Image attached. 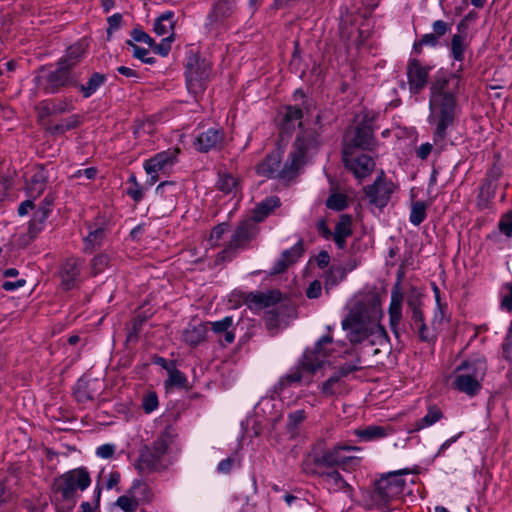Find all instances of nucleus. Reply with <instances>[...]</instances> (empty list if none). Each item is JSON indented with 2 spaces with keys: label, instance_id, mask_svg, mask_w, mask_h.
<instances>
[{
  "label": "nucleus",
  "instance_id": "obj_49",
  "mask_svg": "<svg viewBox=\"0 0 512 512\" xmlns=\"http://www.w3.org/2000/svg\"><path fill=\"white\" fill-rule=\"evenodd\" d=\"M127 44L132 47V52L134 57L140 59L144 63L152 64L154 62V58L149 56V51L145 48H141L131 41H127Z\"/></svg>",
  "mask_w": 512,
  "mask_h": 512
},
{
  "label": "nucleus",
  "instance_id": "obj_47",
  "mask_svg": "<svg viewBox=\"0 0 512 512\" xmlns=\"http://www.w3.org/2000/svg\"><path fill=\"white\" fill-rule=\"evenodd\" d=\"M499 230L507 237H512V210L505 213L499 221Z\"/></svg>",
  "mask_w": 512,
  "mask_h": 512
},
{
  "label": "nucleus",
  "instance_id": "obj_30",
  "mask_svg": "<svg viewBox=\"0 0 512 512\" xmlns=\"http://www.w3.org/2000/svg\"><path fill=\"white\" fill-rule=\"evenodd\" d=\"M88 233L84 236L85 250H93L99 246L105 237V230L101 226H87Z\"/></svg>",
  "mask_w": 512,
  "mask_h": 512
},
{
  "label": "nucleus",
  "instance_id": "obj_7",
  "mask_svg": "<svg viewBox=\"0 0 512 512\" xmlns=\"http://www.w3.org/2000/svg\"><path fill=\"white\" fill-rule=\"evenodd\" d=\"M180 150L178 148L159 152L143 162V168L147 174L146 184L153 186L161 175L168 174L178 161Z\"/></svg>",
  "mask_w": 512,
  "mask_h": 512
},
{
  "label": "nucleus",
  "instance_id": "obj_4",
  "mask_svg": "<svg viewBox=\"0 0 512 512\" xmlns=\"http://www.w3.org/2000/svg\"><path fill=\"white\" fill-rule=\"evenodd\" d=\"M320 144L321 140L317 132L301 131L297 135L288 159L283 165L281 164L282 152L277 149L257 165L256 172L259 176L266 178L290 180L299 173L308 159L317 152Z\"/></svg>",
  "mask_w": 512,
  "mask_h": 512
},
{
  "label": "nucleus",
  "instance_id": "obj_38",
  "mask_svg": "<svg viewBox=\"0 0 512 512\" xmlns=\"http://www.w3.org/2000/svg\"><path fill=\"white\" fill-rule=\"evenodd\" d=\"M83 54L82 44H76L68 48L66 55L59 62H65V66L71 70L80 61Z\"/></svg>",
  "mask_w": 512,
  "mask_h": 512
},
{
  "label": "nucleus",
  "instance_id": "obj_9",
  "mask_svg": "<svg viewBox=\"0 0 512 512\" xmlns=\"http://www.w3.org/2000/svg\"><path fill=\"white\" fill-rule=\"evenodd\" d=\"M408 473V469H401L389 472L387 475L381 477L375 484L377 494L383 500L392 499L401 495L406 484L402 476Z\"/></svg>",
  "mask_w": 512,
  "mask_h": 512
},
{
  "label": "nucleus",
  "instance_id": "obj_12",
  "mask_svg": "<svg viewBox=\"0 0 512 512\" xmlns=\"http://www.w3.org/2000/svg\"><path fill=\"white\" fill-rule=\"evenodd\" d=\"M430 67L421 64L418 60H410L407 65V78L410 92L419 93L428 81Z\"/></svg>",
  "mask_w": 512,
  "mask_h": 512
},
{
  "label": "nucleus",
  "instance_id": "obj_29",
  "mask_svg": "<svg viewBox=\"0 0 512 512\" xmlns=\"http://www.w3.org/2000/svg\"><path fill=\"white\" fill-rule=\"evenodd\" d=\"M352 234L351 220L347 216H343L336 224L333 239L336 245L342 249L345 246L346 238Z\"/></svg>",
  "mask_w": 512,
  "mask_h": 512
},
{
  "label": "nucleus",
  "instance_id": "obj_60",
  "mask_svg": "<svg viewBox=\"0 0 512 512\" xmlns=\"http://www.w3.org/2000/svg\"><path fill=\"white\" fill-rule=\"evenodd\" d=\"M433 34L438 38L445 35L450 30V25L443 20H437L432 25Z\"/></svg>",
  "mask_w": 512,
  "mask_h": 512
},
{
  "label": "nucleus",
  "instance_id": "obj_2",
  "mask_svg": "<svg viewBox=\"0 0 512 512\" xmlns=\"http://www.w3.org/2000/svg\"><path fill=\"white\" fill-rule=\"evenodd\" d=\"M342 344L334 343L329 335L321 337L311 350H306L303 355V360L299 366L289 370L279 381L275 384L270 398H264L260 401V406L264 411L269 408H275V400L278 399L284 402L293 385L299 383L303 379V372H315L318 368L322 367L325 363L330 364L329 358H335L341 355Z\"/></svg>",
  "mask_w": 512,
  "mask_h": 512
},
{
  "label": "nucleus",
  "instance_id": "obj_59",
  "mask_svg": "<svg viewBox=\"0 0 512 512\" xmlns=\"http://www.w3.org/2000/svg\"><path fill=\"white\" fill-rule=\"evenodd\" d=\"M409 306L412 309V327L424 323V316L416 302L409 301Z\"/></svg>",
  "mask_w": 512,
  "mask_h": 512
},
{
  "label": "nucleus",
  "instance_id": "obj_33",
  "mask_svg": "<svg viewBox=\"0 0 512 512\" xmlns=\"http://www.w3.org/2000/svg\"><path fill=\"white\" fill-rule=\"evenodd\" d=\"M280 205L278 197L272 196L262 201L255 209L253 219L256 222L262 221L272 210Z\"/></svg>",
  "mask_w": 512,
  "mask_h": 512
},
{
  "label": "nucleus",
  "instance_id": "obj_54",
  "mask_svg": "<svg viewBox=\"0 0 512 512\" xmlns=\"http://www.w3.org/2000/svg\"><path fill=\"white\" fill-rule=\"evenodd\" d=\"M171 41H172V37H171V35H169V36L165 37L159 44H156L154 42V45L151 48H153L155 53H157L161 56H167L171 49Z\"/></svg>",
  "mask_w": 512,
  "mask_h": 512
},
{
  "label": "nucleus",
  "instance_id": "obj_51",
  "mask_svg": "<svg viewBox=\"0 0 512 512\" xmlns=\"http://www.w3.org/2000/svg\"><path fill=\"white\" fill-rule=\"evenodd\" d=\"M228 226L225 223H222L216 226L210 233V237L208 239V243L211 247L217 246L219 240L222 238L223 234L227 232Z\"/></svg>",
  "mask_w": 512,
  "mask_h": 512
},
{
  "label": "nucleus",
  "instance_id": "obj_58",
  "mask_svg": "<svg viewBox=\"0 0 512 512\" xmlns=\"http://www.w3.org/2000/svg\"><path fill=\"white\" fill-rule=\"evenodd\" d=\"M413 329L417 332L422 341L430 342L435 338V335L427 328L425 323L414 326Z\"/></svg>",
  "mask_w": 512,
  "mask_h": 512
},
{
  "label": "nucleus",
  "instance_id": "obj_21",
  "mask_svg": "<svg viewBox=\"0 0 512 512\" xmlns=\"http://www.w3.org/2000/svg\"><path fill=\"white\" fill-rule=\"evenodd\" d=\"M236 0H219L208 15L207 26L215 27L228 18L233 11Z\"/></svg>",
  "mask_w": 512,
  "mask_h": 512
},
{
  "label": "nucleus",
  "instance_id": "obj_20",
  "mask_svg": "<svg viewBox=\"0 0 512 512\" xmlns=\"http://www.w3.org/2000/svg\"><path fill=\"white\" fill-rule=\"evenodd\" d=\"M358 448L349 445L336 446L333 450L324 453L319 459L318 463L323 466L333 467L344 465L350 457L344 455L346 451L357 450Z\"/></svg>",
  "mask_w": 512,
  "mask_h": 512
},
{
  "label": "nucleus",
  "instance_id": "obj_18",
  "mask_svg": "<svg viewBox=\"0 0 512 512\" xmlns=\"http://www.w3.org/2000/svg\"><path fill=\"white\" fill-rule=\"evenodd\" d=\"M81 267L82 262L76 258H69L63 263L60 271V277L62 285L66 289H71L76 285Z\"/></svg>",
  "mask_w": 512,
  "mask_h": 512
},
{
  "label": "nucleus",
  "instance_id": "obj_53",
  "mask_svg": "<svg viewBox=\"0 0 512 512\" xmlns=\"http://www.w3.org/2000/svg\"><path fill=\"white\" fill-rule=\"evenodd\" d=\"M78 125V117L72 116L68 119L62 120L60 123L55 125L54 131L58 133H64L68 130H71Z\"/></svg>",
  "mask_w": 512,
  "mask_h": 512
},
{
  "label": "nucleus",
  "instance_id": "obj_14",
  "mask_svg": "<svg viewBox=\"0 0 512 512\" xmlns=\"http://www.w3.org/2000/svg\"><path fill=\"white\" fill-rule=\"evenodd\" d=\"M146 491L147 486L144 483L135 482L127 494L117 499L116 505L125 512H134L139 503L146 499L144 496Z\"/></svg>",
  "mask_w": 512,
  "mask_h": 512
},
{
  "label": "nucleus",
  "instance_id": "obj_52",
  "mask_svg": "<svg viewBox=\"0 0 512 512\" xmlns=\"http://www.w3.org/2000/svg\"><path fill=\"white\" fill-rule=\"evenodd\" d=\"M109 264V257L105 254L96 256L91 263V269L93 274L102 272Z\"/></svg>",
  "mask_w": 512,
  "mask_h": 512
},
{
  "label": "nucleus",
  "instance_id": "obj_1",
  "mask_svg": "<svg viewBox=\"0 0 512 512\" xmlns=\"http://www.w3.org/2000/svg\"><path fill=\"white\" fill-rule=\"evenodd\" d=\"M347 307L349 313L342 321V327L352 343L367 340L371 345L387 344V333L380 324L382 310L377 294L358 293L349 300Z\"/></svg>",
  "mask_w": 512,
  "mask_h": 512
},
{
  "label": "nucleus",
  "instance_id": "obj_27",
  "mask_svg": "<svg viewBox=\"0 0 512 512\" xmlns=\"http://www.w3.org/2000/svg\"><path fill=\"white\" fill-rule=\"evenodd\" d=\"M51 206L52 202L47 201V199H45V203L37 209V211L34 213L32 220L30 221V233L36 234L42 230L43 224L45 223L51 212Z\"/></svg>",
  "mask_w": 512,
  "mask_h": 512
},
{
  "label": "nucleus",
  "instance_id": "obj_39",
  "mask_svg": "<svg viewBox=\"0 0 512 512\" xmlns=\"http://www.w3.org/2000/svg\"><path fill=\"white\" fill-rule=\"evenodd\" d=\"M238 179L235 178L230 173H221L219 175V180L217 182V186L219 190H221L224 193H233L236 192L238 189Z\"/></svg>",
  "mask_w": 512,
  "mask_h": 512
},
{
  "label": "nucleus",
  "instance_id": "obj_37",
  "mask_svg": "<svg viewBox=\"0 0 512 512\" xmlns=\"http://www.w3.org/2000/svg\"><path fill=\"white\" fill-rule=\"evenodd\" d=\"M355 434L362 440V441H373L376 439L383 438L387 435L386 430L381 426H368L363 429H358L355 431Z\"/></svg>",
  "mask_w": 512,
  "mask_h": 512
},
{
  "label": "nucleus",
  "instance_id": "obj_6",
  "mask_svg": "<svg viewBox=\"0 0 512 512\" xmlns=\"http://www.w3.org/2000/svg\"><path fill=\"white\" fill-rule=\"evenodd\" d=\"M91 479L85 468H77L64 473L57 479L56 491L61 494V498L67 502L66 510L70 512L76 503V493L78 490L84 491L89 487Z\"/></svg>",
  "mask_w": 512,
  "mask_h": 512
},
{
  "label": "nucleus",
  "instance_id": "obj_19",
  "mask_svg": "<svg viewBox=\"0 0 512 512\" xmlns=\"http://www.w3.org/2000/svg\"><path fill=\"white\" fill-rule=\"evenodd\" d=\"M171 439L168 434L160 435L153 443L151 449L143 454L144 460L151 466L155 467L163 455L168 451Z\"/></svg>",
  "mask_w": 512,
  "mask_h": 512
},
{
  "label": "nucleus",
  "instance_id": "obj_31",
  "mask_svg": "<svg viewBox=\"0 0 512 512\" xmlns=\"http://www.w3.org/2000/svg\"><path fill=\"white\" fill-rule=\"evenodd\" d=\"M205 332L202 324L188 325L182 332V339L190 345H197L205 338Z\"/></svg>",
  "mask_w": 512,
  "mask_h": 512
},
{
  "label": "nucleus",
  "instance_id": "obj_25",
  "mask_svg": "<svg viewBox=\"0 0 512 512\" xmlns=\"http://www.w3.org/2000/svg\"><path fill=\"white\" fill-rule=\"evenodd\" d=\"M46 175L41 169L36 170L27 180L26 191L30 197L37 198L45 190Z\"/></svg>",
  "mask_w": 512,
  "mask_h": 512
},
{
  "label": "nucleus",
  "instance_id": "obj_41",
  "mask_svg": "<svg viewBox=\"0 0 512 512\" xmlns=\"http://www.w3.org/2000/svg\"><path fill=\"white\" fill-rule=\"evenodd\" d=\"M426 209L427 206L423 201H416L412 203L409 216L410 222L415 226L421 224L425 220Z\"/></svg>",
  "mask_w": 512,
  "mask_h": 512
},
{
  "label": "nucleus",
  "instance_id": "obj_56",
  "mask_svg": "<svg viewBox=\"0 0 512 512\" xmlns=\"http://www.w3.org/2000/svg\"><path fill=\"white\" fill-rule=\"evenodd\" d=\"M116 451V446L111 443H106L96 449V455L102 459H110Z\"/></svg>",
  "mask_w": 512,
  "mask_h": 512
},
{
  "label": "nucleus",
  "instance_id": "obj_55",
  "mask_svg": "<svg viewBox=\"0 0 512 512\" xmlns=\"http://www.w3.org/2000/svg\"><path fill=\"white\" fill-rule=\"evenodd\" d=\"M500 174H501V171L499 168H493L487 177L486 183L482 186L481 192L484 193V191L486 190L487 193L489 194L490 191L492 189H494V186H495L494 184L497 181V179L499 178Z\"/></svg>",
  "mask_w": 512,
  "mask_h": 512
},
{
  "label": "nucleus",
  "instance_id": "obj_42",
  "mask_svg": "<svg viewBox=\"0 0 512 512\" xmlns=\"http://www.w3.org/2000/svg\"><path fill=\"white\" fill-rule=\"evenodd\" d=\"M442 417V412L436 408L431 407L429 408L427 414L422 417L416 424V428L418 430L427 428L438 422Z\"/></svg>",
  "mask_w": 512,
  "mask_h": 512
},
{
  "label": "nucleus",
  "instance_id": "obj_5",
  "mask_svg": "<svg viewBox=\"0 0 512 512\" xmlns=\"http://www.w3.org/2000/svg\"><path fill=\"white\" fill-rule=\"evenodd\" d=\"M486 363L481 357H473L462 362L454 371V387L468 396L476 395L486 373Z\"/></svg>",
  "mask_w": 512,
  "mask_h": 512
},
{
  "label": "nucleus",
  "instance_id": "obj_35",
  "mask_svg": "<svg viewBox=\"0 0 512 512\" xmlns=\"http://www.w3.org/2000/svg\"><path fill=\"white\" fill-rule=\"evenodd\" d=\"M324 484L329 490L338 491L346 487L345 481L342 479L340 473L336 470H328L322 473Z\"/></svg>",
  "mask_w": 512,
  "mask_h": 512
},
{
  "label": "nucleus",
  "instance_id": "obj_57",
  "mask_svg": "<svg viewBox=\"0 0 512 512\" xmlns=\"http://www.w3.org/2000/svg\"><path fill=\"white\" fill-rule=\"evenodd\" d=\"M131 36L135 42L145 43L149 47H152L154 45V40L141 29H134L131 33Z\"/></svg>",
  "mask_w": 512,
  "mask_h": 512
},
{
  "label": "nucleus",
  "instance_id": "obj_10",
  "mask_svg": "<svg viewBox=\"0 0 512 512\" xmlns=\"http://www.w3.org/2000/svg\"><path fill=\"white\" fill-rule=\"evenodd\" d=\"M395 189V184L381 173L372 185L365 188V194L370 204L382 209L390 201Z\"/></svg>",
  "mask_w": 512,
  "mask_h": 512
},
{
  "label": "nucleus",
  "instance_id": "obj_43",
  "mask_svg": "<svg viewBox=\"0 0 512 512\" xmlns=\"http://www.w3.org/2000/svg\"><path fill=\"white\" fill-rule=\"evenodd\" d=\"M251 235V224L243 223L234 232L231 240L232 246H239L243 241L247 240Z\"/></svg>",
  "mask_w": 512,
  "mask_h": 512
},
{
  "label": "nucleus",
  "instance_id": "obj_17",
  "mask_svg": "<svg viewBox=\"0 0 512 512\" xmlns=\"http://www.w3.org/2000/svg\"><path fill=\"white\" fill-rule=\"evenodd\" d=\"M345 142L352 146L367 149L372 144V132L368 126L351 127L345 134Z\"/></svg>",
  "mask_w": 512,
  "mask_h": 512
},
{
  "label": "nucleus",
  "instance_id": "obj_64",
  "mask_svg": "<svg viewBox=\"0 0 512 512\" xmlns=\"http://www.w3.org/2000/svg\"><path fill=\"white\" fill-rule=\"evenodd\" d=\"M127 193L136 202H139L143 198V189L138 182H135V186L130 187Z\"/></svg>",
  "mask_w": 512,
  "mask_h": 512
},
{
  "label": "nucleus",
  "instance_id": "obj_22",
  "mask_svg": "<svg viewBox=\"0 0 512 512\" xmlns=\"http://www.w3.org/2000/svg\"><path fill=\"white\" fill-rule=\"evenodd\" d=\"M223 135L219 129L209 128L200 133L194 142L195 147L199 151H208L216 148L222 141Z\"/></svg>",
  "mask_w": 512,
  "mask_h": 512
},
{
  "label": "nucleus",
  "instance_id": "obj_40",
  "mask_svg": "<svg viewBox=\"0 0 512 512\" xmlns=\"http://www.w3.org/2000/svg\"><path fill=\"white\" fill-rule=\"evenodd\" d=\"M168 372V379L165 382L166 388L183 387L186 383V377L175 366H165Z\"/></svg>",
  "mask_w": 512,
  "mask_h": 512
},
{
  "label": "nucleus",
  "instance_id": "obj_24",
  "mask_svg": "<svg viewBox=\"0 0 512 512\" xmlns=\"http://www.w3.org/2000/svg\"><path fill=\"white\" fill-rule=\"evenodd\" d=\"M403 293L399 283L391 291V301L389 305L390 325L393 329L400 323L402 318Z\"/></svg>",
  "mask_w": 512,
  "mask_h": 512
},
{
  "label": "nucleus",
  "instance_id": "obj_8",
  "mask_svg": "<svg viewBox=\"0 0 512 512\" xmlns=\"http://www.w3.org/2000/svg\"><path fill=\"white\" fill-rule=\"evenodd\" d=\"M210 70L211 65L207 60L196 56L189 58L186 68V85L190 93L196 95L204 91Z\"/></svg>",
  "mask_w": 512,
  "mask_h": 512
},
{
  "label": "nucleus",
  "instance_id": "obj_46",
  "mask_svg": "<svg viewBox=\"0 0 512 512\" xmlns=\"http://www.w3.org/2000/svg\"><path fill=\"white\" fill-rule=\"evenodd\" d=\"M326 205L328 208L341 211L347 206V200L345 195L340 193H334L329 196L326 201Z\"/></svg>",
  "mask_w": 512,
  "mask_h": 512
},
{
  "label": "nucleus",
  "instance_id": "obj_3",
  "mask_svg": "<svg viewBox=\"0 0 512 512\" xmlns=\"http://www.w3.org/2000/svg\"><path fill=\"white\" fill-rule=\"evenodd\" d=\"M462 79L457 74L439 72L430 87L429 115L427 121L435 126L434 142L443 141L452 125L457 107V95Z\"/></svg>",
  "mask_w": 512,
  "mask_h": 512
},
{
  "label": "nucleus",
  "instance_id": "obj_63",
  "mask_svg": "<svg viewBox=\"0 0 512 512\" xmlns=\"http://www.w3.org/2000/svg\"><path fill=\"white\" fill-rule=\"evenodd\" d=\"M321 289V283L317 280L313 281L306 291L307 297L310 299L318 298L321 294Z\"/></svg>",
  "mask_w": 512,
  "mask_h": 512
},
{
  "label": "nucleus",
  "instance_id": "obj_11",
  "mask_svg": "<svg viewBox=\"0 0 512 512\" xmlns=\"http://www.w3.org/2000/svg\"><path fill=\"white\" fill-rule=\"evenodd\" d=\"M71 70L65 66V62H58V66L54 70H42L39 79L44 88L54 93L60 87L65 86L71 81Z\"/></svg>",
  "mask_w": 512,
  "mask_h": 512
},
{
  "label": "nucleus",
  "instance_id": "obj_15",
  "mask_svg": "<svg viewBox=\"0 0 512 512\" xmlns=\"http://www.w3.org/2000/svg\"><path fill=\"white\" fill-rule=\"evenodd\" d=\"M280 300V293L274 290L250 292L245 296V302L250 309H263Z\"/></svg>",
  "mask_w": 512,
  "mask_h": 512
},
{
  "label": "nucleus",
  "instance_id": "obj_61",
  "mask_svg": "<svg viewBox=\"0 0 512 512\" xmlns=\"http://www.w3.org/2000/svg\"><path fill=\"white\" fill-rule=\"evenodd\" d=\"M438 44V37L433 33H427L422 36L418 44L414 45V48L416 49L417 46H431L435 47Z\"/></svg>",
  "mask_w": 512,
  "mask_h": 512
},
{
  "label": "nucleus",
  "instance_id": "obj_36",
  "mask_svg": "<svg viewBox=\"0 0 512 512\" xmlns=\"http://www.w3.org/2000/svg\"><path fill=\"white\" fill-rule=\"evenodd\" d=\"M104 82V75L100 73L92 74L87 83L79 87L83 97L88 98L92 96L104 84Z\"/></svg>",
  "mask_w": 512,
  "mask_h": 512
},
{
  "label": "nucleus",
  "instance_id": "obj_45",
  "mask_svg": "<svg viewBox=\"0 0 512 512\" xmlns=\"http://www.w3.org/2000/svg\"><path fill=\"white\" fill-rule=\"evenodd\" d=\"M302 117L301 109L294 106H287L283 113V121L287 127L294 125L295 121L300 120Z\"/></svg>",
  "mask_w": 512,
  "mask_h": 512
},
{
  "label": "nucleus",
  "instance_id": "obj_48",
  "mask_svg": "<svg viewBox=\"0 0 512 512\" xmlns=\"http://www.w3.org/2000/svg\"><path fill=\"white\" fill-rule=\"evenodd\" d=\"M345 277V272L338 268V269H333V270H330L327 275H326V288L327 289H330L332 288L333 286H335L338 282H340L341 280H343Z\"/></svg>",
  "mask_w": 512,
  "mask_h": 512
},
{
  "label": "nucleus",
  "instance_id": "obj_62",
  "mask_svg": "<svg viewBox=\"0 0 512 512\" xmlns=\"http://www.w3.org/2000/svg\"><path fill=\"white\" fill-rule=\"evenodd\" d=\"M97 174V170L93 167L85 168V169H79L74 174V178H86L88 180L94 179Z\"/></svg>",
  "mask_w": 512,
  "mask_h": 512
},
{
  "label": "nucleus",
  "instance_id": "obj_26",
  "mask_svg": "<svg viewBox=\"0 0 512 512\" xmlns=\"http://www.w3.org/2000/svg\"><path fill=\"white\" fill-rule=\"evenodd\" d=\"M302 255V246L300 243H297L292 248L284 251L282 253L281 258L276 262L273 272L281 273L288 267L290 264L294 263L300 256Z\"/></svg>",
  "mask_w": 512,
  "mask_h": 512
},
{
  "label": "nucleus",
  "instance_id": "obj_28",
  "mask_svg": "<svg viewBox=\"0 0 512 512\" xmlns=\"http://www.w3.org/2000/svg\"><path fill=\"white\" fill-rule=\"evenodd\" d=\"M307 414L305 409H296L290 411L287 415L286 431L290 437H295L299 434V429L302 423L306 420Z\"/></svg>",
  "mask_w": 512,
  "mask_h": 512
},
{
  "label": "nucleus",
  "instance_id": "obj_16",
  "mask_svg": "<svg viewBox=\"0 0 512 512\" xmlns=\"http://www.w3.org/2000/svg\"><path fill=\"white\" fill-rule=\"evenodd\" d=\"M345 163L349 170H351L358 179L368 176L375 166L373 158L365 154L351 158L346 157Z\"/></svg>",
  "mask_w": 512,
  "mask_h": 512
},
{
  "label": "nucleus",
  "instance_id": "obj_44",
  "mask_svg": "<svg viewBox=\"0 0 512 512\" xmlns=\"http://www.w3.org/2000/svg\"><path fill=\"white\" fill-rule=\"evenodd\" d=\"M501 308L508 312L512 311V282L505 283L500 291Z\"/></svg>",
  "mask_w": 512,
  "mask_h": 512
},
{
  "label": "nucleus",
  "instance_id": "obj_32",
  "mask_svg": "<svg viewBox=\"0 0 512 512\" xmlns=\"http://www.w3.org/2000/svg\"><path fill=\"white\" fill-rule=\"evenodd\" d=\"M172 12H165L154 23V32L159 36H172L174 27Z\"/></svg>",
  "mask_w": 512,
  "mask_h": 512
},
{
  "label": "nucleus",
  "instance_id": "obj_34",
  "mask_svg": "<svg viewBox=\"0 0 512 512\" xmlns=\"http://www.w3.org/2000/svg\"><path fill=\"white\" fill-rule=\"evenodd\" d=\"M468 46L467 37L464 34H454L451 40V54L455 61H463L466 48Z\"/></svg>",
  "mask_w": 512,
  "mask_h": 512
},
{
  "label": "nucleus",
  "instance_id": "obj_23",
  "mask_svg": "<svg viewBox=\"0 0 512 512\" xmlns=\"http://www.w3.org/2000/svg\"><path fill=\"white\" fill-rule=\"evenodd\" d=\"M233 325V318L226 316L221 320L211 322V329L218 335V341L222 345L230 344L234 341L235 334L231 329Z\"/></svg>",
  "mask_w": 512,
  "mask_h": 512
},
{
  "label": "nucleus",
  "instance_id": "obj_13",
  "mask_svg": "<svg viewBox=\"0 0 512 512\" xmlns=\"http://www.w3.org/2000/svg\"><path fill=\"white\" fill-rule=\"evenodd\" d=\"M356 366H343L339 371L330 376L320 386V391L324 397L338 396L345 392V384L343 378L350 372L356 370Z\"/></svg>",
  "mask_w": 512,
  "mask_h": 512
},
{
  "label": "nucleus",
  "instance_id": "obj_50",
  "mask_svg": "<svg viewBox=\"0 0 512 512\" xmlns=\"http://www.w3.org/2000/svg\"><path fill=\"white\" fill-rule=\"evenodd\" d=\"M142 407L144 411L149 414L155 411L158 408V398L157 395L153 392L147 393L143 397Z\"/></svg>",
  "mask_w": 512,
  "mask_h": 512
}]
</instances>
